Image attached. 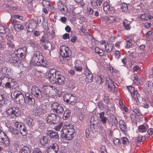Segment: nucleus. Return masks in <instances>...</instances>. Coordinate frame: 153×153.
<instances>
[{
    "label": "nucleus",
    "mask_w": 153,
    "mask_h": 153,
    "mask_svg": "<svg viewBox=\"0 0 153 153\" xmlns=\"http://www.w3.org/2000/svg\"><path fill=\"white\" fill-rule=\"evenodd\" d=\"M113 142L115 145L117 147L120 146L121 144V143L120 140L118 138H115L114 139Z\"/></svg>",
    "instance_id": "a18cd8bd"
},
{
    "label": "nucleus",
    "mask_w": 153,
    "mask_h": 153,
    "mask_svg": "<svg viewBox=\"0 0 153 153\" xmlns=\"http://www.w3.org/2000/svg\"><path fill=\"white\" fill-rule=\"evenodd\" d=\"M120 8L123 12H126L128 11V6L126 3H123L121 4Z\"/></svg>",
    "instance_id": "e433bc0d"
},
{
    "label": "nucleus",
    "mask_w": 153,
    "mask_h": 153,
    "mask_svg": "<svg viewBox=\"0 0 153 153\" xmlns=\"http://www.w3.org/2000/svg\"><path fill=\"white\" fill-rule=\"evenodd\" d=\"M11 97L17 104H19L23 109L26 108L27 104L23 94L20 91L15 90L12 92Z\"/></svg>",
    "instance_id": "f03ea898"
},
{
    "label": "nucleus",
    "mask_w": 153,
    "mask_h": 153,
    "mask_svg": "<svg viewBox=\"0 0 153 153\" xmlns=\"http://www.w3.org/2000/svg\"><path fill=\"white\" fill-rule=\"evenodd\" d=\"M45 123L43 121H40L38 122V126L39 128L43 127L45 126Z\"/></svg>",
    "instance_id": "e2e57ef3"
},
{
    "label": "nucleus",
    "mask_w": 153,
    "mask_h": 153,
    "mask_svg": "<svg viewBox=\"0 0 153 153\" xmlns=\"http://www.w3.org/2000/svg\"><path fill=\"white\" fill-rule=\"evenodd\" d=\"M47 37V35H43L41 37V39L40 40V44H41V43L44 42H46V38Z\"/></svg>",
    "instance_id": "13d9d810"
},
{
    "label": "nucleus",
    "mask_w": 153,
    "mask_h": 153,
    "mask_svg": "<svg viewBox=\"0 0 153 153\" xmlns=\"http://www.w3.org/2000/svg\"><path fill=\"white\" fill-rule=\"evenodd\" d=\"M31 61L34 65L43 67L46 66L45 63L44 62L43 56L42 53L39 51H34L33 52Z\"/></svg>",
    "instance_id": "20e7f679"
},
{
    "label": "nucleus",
    "mask_w": 153,
    "mask_h": 153,
    "mask_svg": "<svg viewBox=\"0 0 153 153\" xmlns=\"http://www.w3.org/2000/svg\"><path fill=\"white\" fill-rule=\"evenodd\" d=\"M60 55V59L63 60L65 62L67 63V62L70 59L71 52L70 48L68 46L64 45L61 46L59 48Z\"/></svg>",
    "instance_id": "7ed1b4c3"
},
{
    "label": "nucleus",
    "mask_w": 153,
    "mask_h": 153,
    "mask_svg": "<svg viewBox=\"0 0 153 153\" xmlns=\"http://www.w3.org/2000/svg\"><path fill=\"white\" fill-rule=\"evenodd\" d=\"M95 52L100 56L106 55L105 52L98 47L95 48Z\"/></svg>",
    "instance_id": "5701e85b"
},
{
    "label": "nucleus",
    "mask_w": 153,
    "mask_h": 153,
    "mask_svg": "<svg viewBox=\"0 0 153 153\" xmlns=\"http://www.w3.org/2000/svg\"><path fill=\"white\" fill-rule=\"evenodd\" d=\"M7 45L9 49H13L15 47V45L13 42H7Z\"/></svg>",
    "instance_id": "de8ad7c7"
},
{
    "label": "nucleus",
    "mask_w": 153,
    "mask_h": 153,
    "mask_svg": "<svg viewBox=\"0 0 153 153\" xmlns=\"http://www.w3.org/2000/svg\"><path fill=\"white\" fill-rule=\"evenodd\" d=\"M128 91L130 92L132 97L136 100L140 97V94H138L137 90H135L134 88L131 86L129 85L127 87Z\"/></svg>",
    "instance_id": "f3484780"
},
{
    "label": "nucleus",
    "mask_w": 153,
    "mask_h": 153,
    "mask_svg": "<svg viewBox=\"0 0 153 153\" xmlns=\"http://www.w3.org/2000/svg\"><path fill=\"white\" fill-rule=\"evenodd\" d=\"M51 110L57 114H61L64 111L63 106L56 102H54L51 105Z\"/></svg>",
    "instance_id": "6e6552de"
},
{
    "label": "nucleus",
    "mask_w": 153,
    "mask_h": 153,
    "mask_svg": "<svg viewBox=\"0 0 153 153\" xmlns=\"http://www.w3.org/2000/svg\"><path fill=\"white\" fill-rule=\"evenodd\" d=\"M6 100V99L4 98V96L0 94V107L7 104Z\"/></svg>",
    "instance_id": "bb28decb"
},
{
    "label": "nucleus",
    "mask_w": 153,
    "mask_h": 153,
    "mask_svg": "<svg viewBox=\"0 0 153 153\" xmlns=\"http://www.w3.org/2000/svg\"><path fill=\"white\" fill-rule=\"evenodd\" d=\"M34 110L39 115H43L47 112V109L45 106L43 104H41L39 105H35Z\"/></svg>",
    "instance_id": "f8f14e48"
},
{
    "label": "nucleus",
    "mask_w": 153,
    "mask_h": 153,
    "mask_svg": "<svg viewBox=\"0 0 153 153\" xmlns=\"http://www.w3.org/2000/svg\"><path fill=\"white\" fill-rule=\"evenodd\" d=\"M105 114V113L103 112H101L99 114L100 120L104 125L106 123L108 120V118L104 116Z\"/></svg>",
    "instance_id": "b1692460"
},
{
    "label": "nucleus",
    "mask_w": 153,
    "mask_h": 153,
    "mask_svg": "<svg viewBox=\"0 0 153 153\" xmlns=\"http://www.w3.org/2000/svg\"><path fill=\"white\" fill-rule=\"evenodd\" d=\"M30 148L27 146H24L19 151V153H30Z\"/></svg>",
    "instance_id": "a878e982"
},
{
    "label": "nucleus",
    "mask_w": 153,
    "mask_h": 153,
    "mask_svg": "<svg viewBox=\"0 0 153 153\" xmlns=\"http://www.w3.org/2000/svg\"><path fill=\"white\" fill-rule=\"evenodd\" d=\"M103 10L104 11L108 12L110 10V7L107 2H105L103 4Z\"/></svg>",
    "instance_id": "f704fd0d"
},
{
    "label": "nucleus",
    "mask_w": 153,
    "mask_h": 153,
    "mask_svg": "<svg viewBox=\"0 0 153 153\" xmlns=\"http://www.w3.org/2000/svg\"><path fill=\"white\" fill-rule=\"evenodd\" d=\"M74 68L77 71L81 72L82 70V67L79 66H75Z\"/></svg>",
    "instance_id": "774afa93"
},
{
    "label": "nucleus",
    "mask_w": 153,
    "mask_h": 153,
    "mask_svg": "<svg viewBox=\"0 0 153 153\" xmlns=\"http://www.w3.org/2000/svg\"><path fill=\"white\" fill-rule=\"evenodd\" d=\"M134 42L132 39H130L126 41V48H129L132 45L133 43Z\"/></svg>",
    "instance_id": "4c0bfd02"
},
{
    "label": "nucleus",
    "mask_w": 153,
    "mask_h": 153,
    "mask_svg": "<svg viewBox=\"0 0 153 153\" xmlns=\"http://www.w3.org/2000/svg\"><path fill=\"white\" fill-rule=\"evenodd\" d=\"M26 122L27 124L29 127H31L34 124L33 120L29 116L27 117L26 119Z\"/></svg>",
    "instance_id": "cd10ccee"
},
{
    "label": "nucleus",
    "mask_w": 153,
    "mask_h": 153,
    "mask_svg": "<svg viewBox=\"0 0 153 153\" xmlns=\"http://www.w3.org/2000/svg\"><path fill=\"white\" fill-rule=\"evenodd\" d=\"M10 141L9 140L8 136L5 133L0 136V145L4 147L8 146L9 145ZM3 148L0 146V151L3 150Z\"/></svg>",
    "instance_id": "1a4fd4ad"
},
{
    "label": "nucleus",
    "mask_w": 153,
    "mask_h": 153,
    "mask_svg": "<svg viewBox=\"0 0 153 153\" xmlns=\"http://www.w3.org/2000/svg\"><path fill=\"white\" fill-rule=\"evenodd\" d=\"M71 94H66L63 97L64 100L65 102L66 103L68 104L69 100L71 98Z\"/></svg>",
    "instance_id": "ea45409f"
},
{
    "label": "nucleus",
    "mask_w": 153,
    "mask_h": 153,
    "mask_svg": "<svg viewBox=\"0 0 153 153\" xmlns=\"http://www.w3.org/2000/svg\"><path fill=\"white\" fill-rule=\"evenodd\" d=\"M141 103V105L145 108H148L149 107V102L145 99H142V102Z\"/></svg>",
    "instance_id": "473e14b6"
},
{
    "label": "nucleus",
    "mask_w": 153,
    "mask_h": 153,
    "mask_svg": "<svg viewBox=\"0 0 153 153\" xmlns=\"http://www.w3.org/2000/svg\"><path fill=\"white\" fill-rule=\"evenodd\" d=\"M123 25L127 30H129L131 29V27L130 23L126 24L125 22L124 21L123 22Z\"/></svg>",
    "instance_id": "bf43d9fd"
},
{
    "label": "nucleus",
    "mask_w": 153,
    "mask_h": 153,
    "mask_svg": "<svg viewBox=\"0 0 153 153\" xmlns=\"http://www.w3.org/2000/svg\"><path fill=\"white\" fill-rule=\"evenodd\" d=\"M14 126L15 127L18 128L19 130L22 127V126L23 125L22 124L20 123H19L17 122H15L13 123Z\"/></svg>",
    "instance_id": "6e6d98bb"
},
{
    "label": "nucleus",
    "mask_w": 153,
    "mask_h": 153,
    "mask_svg": "<svg viewBox=\"0 0 153 153\" xmlns=\"http://www.w3.org/2000/svg\"><path fill=\"white\" fill-rule=\"evenodd\" d=\"M31 93L35 97L39 100L45 99V96L43 95L42 91L37 87L33 86L31 88Z\"/></svg>",
    "instance_id": "423d86ee"
},
{
    "label": "nucleus",
    "mask_w": 153,
    "mask_h": 153,
    "mask_svg": "<svg viewBox=\"0 0 153 153\" xmlns=\"http://www.w3.org/2000/svg\"><path fill=\"white\" fill-rule=\"evenodd\" d=\"M6 38L7 40V42H13V36L10 34L9 33L6 36Z\"/></svg>",
    "instance_id": "c03bdc74"
},
{
    "label": "nucleus",
    "mask_w": 153,
    "mask_h": 153,
    "mask_svg": "<svg viewBox=\"0 0 153 153\" xmlns=\"http://www.w3.org/2000/svg\"><path fill=\"white\" fill-rule=\"evenodd\" d=\"M19 130L20 133L23 136H25L26 134L27 131L24 125H23Z\"/></svg>",
    "instance_id": "58836bf2"
},
{
    "label": "nucleus",
    "mask_w": 153,
    "mask_h": 153,
    "mask_svg": "<svg viewBox=\"0 0 153 153\" xmlns=\"http://www.w3.org/2000/svg\"><path fill=\"white\" fill-rule=\"evenodd\" d=\"M85 136L86 138H88L90 137L91 131L89 128H86L85 130Z\"/></svg>",
    "instance_id": "0e129e2a"
},
{
    "label": "nucleus",
    "mask_w": 153,
    "mask_h": 153,
    "mask_svg": "<svg viewBox=\"0 0 153 153\" xmlns=\"http://www.w3.org/2000/svg\"><path fill=\"white\" fill-rule=\"evenodd\" d=\"M98 107L100 109H103L105 108L104 105L102 101H100L98 103Z\"/></svg>",
    "instance_id": "69168bd1"
},
{
    "label": "nucleus",
    "mask_w": 153,
    "mask_h": 153,
    "mask_svg": "<svg viewBox=\"0 0 153 153\" xmlns=\"http://www.w3.org/2000/svg\"><path fill=\"white\" fill-rule=\"evenodd\" d=\"M58 116L53 113H51L48 115L46 119V121L49 125H52L57 124L59 122Z\"/></svg>",
    "instance_id": "0eeeda50"
},
{
    "label": "nucleus",
    "mask_w": 153,
    "mask_h": 153,
    "mask_svg": "<svg viewBox=\"0 0 153 153\" xmlns=\"http://www.w3.org/2000/svg\"><path fill=\"white\" fill-rule=\"evenodd\" d=\"M59 149L58 144L56 143L51 144L47 148L48 153H57Z\"/></svg>",
    "instance_id": "2eb2a0df"
},
{
    "label": "nucleus",
    "mask_w": 153,
    "mask_h": 153,
    "mask_svg": "<svg viewBox=\"0 0 153 153\" xmlns=\"http://www.w3.org/2000/svg\"><path fill=\"white\" fill-rule=\"evenodd\" d=\"M105 51L107 53L110 52L113 49L112 46H111V45H109L108 43L107 44V45H106L105 46Z\"/></svg>",
    "instance_id": "a19ab883"
},
{
    "label": "nucleus",
    "mask_w": 153,
    "mask_h": 153,
    "mask_svg": "<svg viewBox=\"0 0 153 153\" xmlns=\"http://www.w3.org/2000/svg\"><path fill=\"white\" fill-rule=\"evenodd\" d=\"M146 140V137L145 135H142L137 137L135 140L138 142H141L144 141Z\"/></svg>",
    "instance_id": "79ce46f5"
},
{
    "label": "nucleus",
    "mask_w": 153,
    "mask_h": 153,
    "mask_svg": "<svg viewBox=\"0 0 153 153\" xmlns=\"http://www.w3.org/2000/svg\"><path fill=\"white\" fill-rule=\"evenodd\" d=\"M85 74L86 76L90 75L92 77V73L91 71L88 69L87 65H86V68L84 69Z\"/></svg>",
    "instance_id": "49530a36"
},
{
    "label": "nucleus",
    "mask_w": 153,
    "mask_h": 153,
    "mask_svg": "<svg viewBox=\"0 0 153 153\" xmlns=\"http://www.w3.org/2000/svg\"><path fill=\"white\" fill-rule=\"evenodd\" d=\"M27 52V48L25 47L21 48L14 52L18 56L19 59L21 60L25 58Z\"/></svg>",
    "instance_id": "9b49d317"
},
{
    "label": "nucleus",
    "mask_w": 153,
    "mask_h": 153,
    "mask_svg": "<svg viewBox=\"0 0 153 153\" xmlns=\"http://www.w3.org/2000/svg\"><path fill=\"white\" fill-rule=\"evenodd\" d=\"M62 130L64 131L65 133L68 132L74 134L75 132L74 126L71 124L64 125Z\"/></svg>",
    "instance_id": "a211bd4d"
},
{
    "label": "nucleus",
    "mask_w": 153,
    "mask_h": 153,
    "mask_svg": "<svg viewBox=\"0 0 153 153\" xmlns=\"http://www.w3.org/2000/svg\"><path fill=\"white\" fill-rule=\"evenodd\" d=\"M121 140L122 141V143L124 144H127L128 142V140L126 137H122Z\"/></svg>",
    "instance_id": "052dcab7"
},
{
    "label": "nucleus",
    "mask_w": 153,
    "mask_h": 153,
    "mask_svg": "<svg viewBox=\"0 0 153 153\" xmlns=\"http://www.w3.org/2000/svg\"><path fill=\"white\" fill-rule=\"evenodd\" d=\"M62 126V123H59L58 125L52 127H53V128L56 131H59L61 129Z\"/></svg>",
    "instance_id": "603ef678"
},
{
    "label": "nucleus",
    "mask_w": 153,
    "mask_h": 153,
    "mask_svg": "<svg viewBox=\"0 0 153 153\" xmlns=\"http://www.w3.org/2000/svg\"><path fill=\"white\" fill-rule=\"evenodd\" d=\"M138 130L139 132L144 133L146 132L147 128L144 125H142L138 127Z\"/></svg>",
    "instance_id": "c85d7f7f"
},
{
    "label": "nucleus",
    "mask_w": 153,
    "mask_h": 153,
    "mask_svg": "<svg viewBox=\"0 0 153 153\" xmlns=\"http://www.w3.org/2000/svg\"><path fill=\"white\" fill-rule=\"evenodd\" d=\"M42 4L44 7L48 8L49 7L51 6L49 1L46 0H43L42 2Z\"/></svg>",
    "instance_id": "09e8293b"
},
{
    "label": "nucleus",
    "mask_w": 153,
    "mask_h": 153,
    "mask_svg": "<svg viewBox=\"0 0 153 153\" xmlns=\"http://www.w3.org/2000/svg\"><path fill=\"white\" fill-rule=\"evenodd\" d=\"M47 134L51 139L55 140L59 138V135L56 132L52 130L49 131L47 132Z\"/></svg>",
    "instance_id": "aec40b11"
},
{
    "label": "nucleus",
    "mask_w": 153,
    "mask_h": 153,
    "mask_svg": "<svg viewBox=\"0 0 153 153\" xmlns=\"http://www.w3.org/2000/svg\"><path fill=\"white\" fill-rule=\"evenodd\" d=\"M105 19H107V22L109 23H113L115 21L114 17L113 16H110L108 17H106Z\"/></svg>",
    "instance_id": "5fc2aeb1"
},
{
    "label": "nucleus",
    "mask_w": 153,
    "mask_h": 153,
    "mask_svg": "<svg viewBox=\"0 0 153 153\" xmlns=\"http://www.w3.org/2000/svg\"><path fill=\"white\" fill-rule=\"evenodd\" d=\"M114 55L115 57L117 59H119L120 57L121 53L120 51H117L114 52Z\"/></svg>",
    "instance_id": "338daca9"
},
{
    "label": "nucleus",
    "mask_w": 153,
    "mask_h": 153,
    "mask_svg": "<svg viewBox=\"0 0 153 153\" xmlns=\"http://www.w3.org/2000/svg\"><path fill=\"white\" fill-rule=\"evenodd\" d=\"M10 131L14 135L16 138L18 139L19 138L20 132L17 129L12 127L10 128Z\"/></svg>",
    "instance_id": "4be33fe9"
},
{
    "label": "nucleus",
    "mask_w": 153,
    "mask_h": 153,
    "mask_svg": "<svg viewBox=\"0 0 153 153\" xmlns=\"http://www.w3.org/2000/svg\"><path fill=\"white\" fill-rule=\"evenodd\" d=\"M76 97L71 94L68 104L72 105H74L76 102Z\"/></svg>",
    "instance_id": "c9c22d12"
},
{
    "label": "nucleus",
    "mask_w": 153,
    "mask_h": 153,
    "mask_svg": "<svg viewBox=\"0 0 153 153\" xmlns=\"http://www.w3.org/2000/svg\"><path fill=\"white\" fill-rule=\"evenodd\" d=\"M131 79L133 80L134 82L136 84H138L139 83V79H138L137 76L136 75L132 76Z\"/></svg>",
    "instance_id": "37998d69"
},
{
    "label": "nucleus",
    "mask_w": 153,
    "mask_h": 153,
    "mask_svg": "<svg viewBox=\"0 0 153 153\" xmlns=\"http://www.w3.org/2000/svg\"><path fill=\"white\" fill-rule=\"evenodd\" d=\"M61 137L65 140H71L73 137L74 134L70 133L64 132V131L61 130Z\"/></svg>",
    "instance_id": "6ab92c4d"
},
{
    "label": "nucleus",
    "mask_w": 153,
    "mask_h": 153,
    "mask_svg": "<svg viewBox=\"0 0 153 153\" xmlns=\"http://www.w3.org/2000/svg\"><path fill=\"white\" fill-rule=\"evenodd\" d=\"M133 111L137 116H141L142 115V114L138 108H134L133 109Z\"/></svg>",
    "instance_id": "4d7b16f0"
},
{
    "label": "nucleus",
    "mask_w": 153,
    "mask_h": 153,
    "mask_svg": "<svg viewBox=\"0 0 153 153\" xmlns=\"http://www.w3.org/2000/svg\"><path fill=\"white\" fill-rule=\"evenodd\" d=\"M6 31L4 27L1 24H0V33L4 34Z\"/></svg>",
    "instance_id": "680f3d73"
},
{
    "label": "nucleus",
    "mask_w": 153,
    "mask_h": 153,
    "mask_svg": "<svg viewBox=\"0 0 153 153\" xmlns=\"http://www.w3.org/2000/svg\"><path fill=\"white\" fill-rule=\"evenodd\" d=\"M19 56L16 54L14 52L11 55V57L9 59V61L11 64L14 66H17L18 64L20 63Z\"/></svg>",
    "instance_id": "ddd939ff"
},
{
    "label": "nucleus",
    "mask_w": 153,
    "mask_h": 153,
    "mask_svg": "<svg viewBox=\"0 0 153 153\" xmlns=\"http://www.w3.org/2000/svg\"><path fill=\"white\" fill-rule=\"evenodd\" d=\"M48 140V139L46 137L43 136L41 137L40 141L42 145L44 146L47 143Z\"/></svg>",
    "instance_id": "2f4dec72"
},
{
    "label": "nucleus",
    "mask_w": 153,
    "mask_h": 153,
    "mask_svg": "<svg viewBox=\"0 0 153 153\" xmlns=\"http://www.w3.org/2000/svg\"><path fill=\"white\" fill-rule=\"evenodd\" d=\"M5 113L7 117L13 119L19 116L21 113L20 110L18 107L10 108L6 111Z\"/></svg>",
    "instance_id": "39448f33"
},
{
    "label": "nucleus",
    "mask_w": 153,
    "mask_h": 153,
    "mask_svg": "<svg viewBox=\"0 0 153 153\" xmlns=\"http://www.w3.org/2000/svg\"><path fill=\"white\" fill-rule=\"evenodd\" d=\"M120 128L121 130L123 132H126L127 130V127L126 123L121 126Z\"/></svg>",
    "instance_id": "8fccbe9b"
},
{
    "label": "nucleus",
    "mask_w": 153,
    "mask_h": 153,
    "mask_svg": "<svg viewBox=\"0 0 153 153\" xmlns=\"http://www.w3.org/2000/svg\"><path fill=\"white\" fill-rule=\"evenodd\" d=\"M106 83L108 85V90L110 92L113 93L116 91L115 87L113 82L109 77L106 78Z\"/></svg>",
    "instance_id": "dca6fc26"
},
{
    "label": "nucleus",
    "mask_w": 153,
    "mask_h": 153,
    "mask_svg": "<svg viewBox=\"0 0 153 153\" xmlns=\"http://www.w3.org/2000/svg\"><path fill=\"white\" fill-rule=\"evenodd\" d=\"M36 20L31 19L28 21L26 23L25 26L27 31L31 32L37 27Z\"/></svg>",
    "instance_id": "9d476101"
},
{
    "label": "nucleus",
    "mask_w": 153,
    "mask_h": 153,
    "mask_svg": "<svg viewBox=\"0 0 153 153\" xmlns=\"http://www.w3.org/2000/svg\"><path fill=\"white\" fill-rule=\"evenodd\" d=\"M71 112L69 110H66L65 111L63 114L62 117L63 119L64 120H66L68 119L70 116Z\"/></svg>",
    "instance_id": "c756f323"
},
{
    "label": "nucleus",
    "mask_w": 153,
    "mask_h": 153,
    "mask_svg": "<svg viewBox=\"0 0 153 153\" xmlns=\"http://www.w3.org/2000/svg\"><path fill=\"white\" fill-rule=\"evenodd\" d=\"M53 91L51 88L50 86L48 85L43 86V95L45 96V98L50 97L53 95L52 91Z\"/></svg>",
    "instance_id": "4468645a"
},
{
    "label": "nucleus",
    "mask_w": 153,
    "mask_h": 153,
    "mask_svg": "<svg viewBox=\"0 0 153 153\" xmlns=\"http://www.w3.org/2000/svg\"><path fill=\"white\" fill-rule=\"evenodd\" d=\"M151 16L147 14H143L141 15L140 18L142 20H147L151 19Z\"/></svg>",
    "instance_id": "7c9ffc66"
},
{
    "label": "nucleus",
    "mask_w": 153,
    "mask_h": 153,
    "mask_svg": "<svg viewBox=\"0 0 153 153\" xmlns=\"http://www.w3.org/2000/svg\"><path fill=\"white\" fill-rule=\"evenodd\" d=\"M60 72L55 69H50L47 78L53 84H56L62 85L64 83L65 79L60 74Z\"/></svg>",
    "instance_id": "f257e3e1"
},
{
    "label": "nucleus",
    "mask_w": 153,
    "mask_h": 153,
    "mask_svg": "<svg viewBox=\"0 0 153 153\" xmlns=\"http://www.w3.org/2000/svg\"><path fill=\"white\" fill-rule=\"evenodd\" d=\"M91 4L92 6L94 8H97L98 4L97 2V0H91Z\"/></svg>",
    "instance_id": "864d4df0"
},
{
    "label": "nucleus",
    "mask_w": 153,
    "mask_h": 153,
    "mask_svg": "<svg viewBox=\"0 0 153 153\" xmlns=\"http://www.w3.org/2000/svg\"><path fill=\"white\" fill-rule=\"evenodd\" d=\"M27 103L29 105H33L35 103V100L33 98L29 97V98L27 99Z\"/></svg>",
    "instance_id": "3c124183"
},
{
    "label": "nucleus",
    "mask_w": 153,
    "mask_h": 153,
    "mask_svg": "<svg viewBox=\"0 0 153 153\" xmlns=\"http://www.w3.org/2000/svg\"><path fill=\"white\" fill-rule=\"evenodd\" d=\"M47 44L44 45L43 47V48L45 50H48L49 51V52L53 51L54 49L53 46L49 42V41L46 40Z\"/></svg>",
    "instance_id": "412c9836"
},
{
    "label": "nucleus",
    "mask_w": 153,
    "mask_h": 153,
    "mask_svg": "<svg viewBox=\"0 0 153 153\" xmlns=\"http://www.w3.org/2000/svg\"><path fill=\"white\" fill-rule=\"evenodd\" d=\"M14 28L16 31H19L23 29L24 27L22 24H19L18 23L15 25Z\"/></svg>",
    "instance_id": "72a5a7b5"
},
{
    "label": "nucleus",
    "mask_w": 153,
    "mask_h": 153,
    "mask_svg": "<svg viewBox=\"0 0 153 153\" xmlns=\"http://www.w3.org/2000/svg\"><path fill=\"white\" fill-rule=\"evenodd\" d=\"M57 5L58 8L62 12V13L65 12V7H66L64 5L62 1H59L57 3Z\"/></svg>",
    "instance_id": "393cba45"
}]
</instances>
